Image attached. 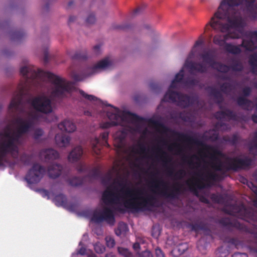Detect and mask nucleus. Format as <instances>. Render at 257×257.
<instances>
[{"mask_svg": "<svg viewBox=\"0 0 257 257\" xmlns=\"http://www.w3.org/2000/svg\"><path fill=\"white\" fill-rule=\"evenodd\" d=\"M55 140L56 145L59 147H66L69 144L70 138L62 134L56 135Z\"/></svg>", "mask_w": 257, "mask_h": 257, "instance_id": "nucleus-25", "label": "nucleus"}, {"mask_svg": "<svg viewBox=\"0 0 257 257\" xmlns=\"http://www.w3.org/2000/svg\"><path fill=\"white\" fill-rule=\"evenodd\" d=\"M247 37L251 39L252 40H254L255 42H257V31H251L248 32L247 35Z\"/></svg>", "mask_w": 257, "mask_h": 257, "instance_id": "nucleus-60", "label": "nucleus"}, {"mask_svg": "<svg viewBox=\"0 0 257 257\" xmlns=\"http://www.w3.org/2000/svg\"><path fill=\"white\" fill-rule=\"evenodd\" d=\"M92 220L97 223L105 221L110 225H113L115 222V218L112 210L107 207H104L100 212H94Z\"/></svg>", "mask_w": 257, "mask_h": 257, "instance_id": "nucleus-14", "label": "nucleus"}, {"mask_svg": "<svg viewBox=\"0 0 257 257\" xmlns=\"http://www.w3.org/2000/svg\"><path fill=\"white\" fill-rule=\"evenodd\" d=\"M231 61L232 62L231 65L228 66L229 67V70L231 69L235 72H241L243 70V64L239 60L233 58L231 59Z\"/></svg>", "mask_w": 257, "mask_h": 257, "instance_id": "nucleus-30", "label": "nucleus"}, {"mask_svg": "<svg viewBox=\"0 0 257 257\" xmlns=\"http://www.w3.org/2000/svg\"><path fill=\"white\" fill-rule=\"evenodd\" d=\"M206 90L209 92L210 95L214 98L217 104H220L222 103L224 98L220 91L212 86H208L206 88Z\"/></svg>", "mask_w": 257, "mask_h": 257, "instance_id": "nucleus-23", "label": "nucleus"}, {"mask_svg": "<svg viewBox=\"0 0 257 257\" xmlns=\"http://www.w3.org/2000/svg\"><path fill=\"white\" fill-rule=\"evenodd\" d=\"M83 155V149L80 146L74 148L69 153L68 159L71 162H75L80 159Z\"/></svg>", "mask_w": 257, "mask_h": 257, "instance_id": "nucleus-22", "label": "nucleus"}, {"mask_svg": "<svg viewBox=\"0 0 257 257\" xmlns=\"http://www.w3.org/2000/svg\"><path fill=\"white\" fill-rule=\"evenodd\" d=\"M249 151L254 155H257V131L254 134V137L249 144Z\"/></svg>", "mask_w": 257, "mask_h": 257, "instance_id": "nucleus-35", "label": "nucleus"}, {"mask_svg": "<svg viewBox=\"0 0 257 257\" xmlns=\"http://www.w3.org/2000/svg\"><path fill=\"white\" fill-rule=\"evenodd\" d=\"M46 172L45 168L33 162V184L39 182Z\"/></svg>", "mask_w": 257, "mask_h": 257, "instance_id": "nucleus-20", "label": "nucleus"}, {"mask_svg": "<svg viewBox=\"0 0 257 257\" xmlns=\"http://www.w3.org/2000/svg\"><path fill=\"white\" fill-rule=\"evenodd\" d=\"M212 201L215 203H223L224 202V198L221 194L213 193L210 195Z\"/></svg>", "mask_w": 257, "mask_h": 257, "instance_id": "nucleus-39", "label": "nucleus"}, {"mask_svg": "<svg viewBox=\"0 0 257 257\" xmlns=\"http://www.w3.org/2000/svg\"><path fill=\"white\" fill-rule=\"evenodd\" d=\"M104 105L111 107L113 108V110L107 111V116L110 121L101 123L100 127L102 128H108L113 126L122 125L124 119L128 118L135 123L147 122L155 127L159 132H161L164 134L165 130H168L167 126L160 120H156L153 118H145L130 111H124L121 113L118 108L108 103H104Z\"/></svg>", "mask_w": 257, "mask_h": 257, "instance_id": "nucleus-6", "label": "nucleus"}, {"mask_svg": "<svg viewBox=\"0 0 257 257\" xmlns=\"http://www.w3.org/2000/svg\"><path fill=\"white\" fill-rule=\"evenodd\" d=\"M40 156L45 162H49L58 159L59 154L57 151L53 149H47L41 150Z\"/></svg>", "mask_w": 257, "mask_h": 257, "instance_id": "nucleus-18", "label": "nucleus"}, {"mask_svg": "<svg viewBox=\"0 0 257 257\" xmlns=\"http://www.w3.org/2000/svg\"><path fill=\"white\" fill-rule=\"evenodd\" d=\"M152 183V186L157 190L159 189L160 186L163 187L164 189L161 191V193L167 198L177 199L182 193V185L179 183H175L169 192L166 189L167 183L163 179L153 178Z\"/></svg>", "mask_w": 257, "mask_h": 257, "instance_id": "nucleus-10", "label": "nucleus"}, {"mask_svg": "<svg viewBox=\"0 0 257 257\" xmlns=\"http://www.w3.org/2000/svg\"><path fill=\"white\" fill-rule=\"evenodd\" d=\"M106 244L108 247L112 248L115 244V241L114 238L110 236H107L105 238Z\"/></svg>", "mask_w": 257, "mask_h": 257, "instance_id": "nucleus-51", "label": "nucleus"}, {"mask_svg": "<svg viewBox=\"0 0 257 257\" xmlns=\"http://www.w3.org/2000/svg\"><path fill=\"white\" fill-rule=\"evenodd\" d=\"M206 90L209 92L210 95L214 98L217 104H220L222 103L224 98L220 91L212 86H208L206 88Z\"/></svg>", "mask_w": 257, "mask_h": 257, "instance_id": "nucleus-24", "label": "nucleus"}, {"mask_svg": "<svg viewBox=\"0 0 257 257\" xmlns=\"http://www.w3.org/2000/svg\"><path fill=\"white\" fill-rule=\"evenodd\" d=\"M119 253L124 257H133V254L127 248L118 247L117 248Z\"/></svg>", "mask_w": 257, "mask_h": 257, "instance_id": "nucleus-44", "label": "nucleus"}, {"mask_svg": "<svg viewBox=\"0 0 257 257\" xmlns=\"http://www.w3.org/2000/svg\"><path fill=\"white\" fill-rule=\"evenodd\" d=\"M44 132L41 128H34L33 127V139L38 140L43 136Z\"/></svg>", "mask_w": 257, "mask_h": 257, "instance_id": "nucleus-52", "label": "nucleus"}, {"mask_svg": "<svg viewBox=\"0 0 257 257\" xmlns=\"http://www.w3.org/2000/svg\"><path fill=\"white\" fill-rule=\"evenodd\" d=\"M35 191L39 192L43 197L49 198V192L47 190L44 189H39L35 190Z\"/></svg>", "mask_w": 257, "mask_h": 257, "instance_id": "nucleus-58", "label": "nucleus"}, {"mask_svg": "<svg viewBox=\"0 0 257 257\" xmlns=\"http://www.w3.org/2000/svg\"><path fill=\"white\" fill-rule=\"evenodd\" d=\"M251 159L247 157L244 159H240L227 157L226 158V163L227 165L225 167L226 171L227 172L230 170L237 171L238 169L249 167L251 165Z\"/></svg>", "mask_w": 257, "mask_h": 257, "instance_id": "nucleus-13", "label": "nucleus"}, {"mask_svg": "<svg viewBox=\"0 0 257 257\" xmlns=\"http://www.w3.org/2000/svg\"><path fill=\"white\" fill-rule=\"evenodd\" d=\"M53 201L57 206L65 207L67 205V199L63 194H59L55 196Z\"/></svg>", "mask_w": 257, "mask_h": 257, "instance_id": "nucleus-28", "label": "nucleus"}, {"mask_svg": "<svg viewBox=\"0 0 257 257\" xmlns=\"http://www.w3.org/2000/svg\"><path fill=\"white\" fill-rule=\"evenodd\" d=\"M256 0H223L220 4L217 11L212 17L209 25L216 31L225 32L231 27L238 26V21L236 19H230V12L234 6H238L244 2L246 7L250 13H253L255 8L254 3Z\"/></svg>", "mask_w": 257, "mask_h": 257, "instance_id": "nucleus-4", "label": "nucleus"}, {"mask_svg": "<svg viewBox=\"0 0 257 257\" xmlns=\"http://www.w3.org/2000/svg\"><path fill=\"white\" fill-rule=\"evenodd\" d=\"M167 128L168 130H165L164 134L169 133L173 137H177L179 141L202 147L204 151L210 154V158L213 161L211 163V167L217 171L226 172L225 167L227 165L226 163V158L227 157L221 151L211 145L205 144L203 141L195 137L177 132L167 126Z\"/></svg>", "mask_w": 257, "mask_h": 257, "instance_id": "nucleus-5", "label": "nucleus"}, {"mask_svg": "<svg viewBox=\"0 0 257 257\" xmlns=\"http://www.w3.org/2000/svg\"><path fill=\"white\" fill-rule=\"evenodd\" d=\"M112 177L111 173L110 172H109L104 176H101V183L103 185L106 186L110 183V182L112 180Z\"/></svg>", "mask_w": 257, "mask_h": 257, "instance_id": "nucleus-40", "label": "nucleus"}, {"mask_svg": "<svg viewBox=\"0 0 257 257\" xmlns=\"http://www.w3.org/2000/svg\"><path fill=\"white\" fill-rule=\"evenodd\" d=\"M150 87L152 90L155 91L160 90L161 88V86L158 83L154 82H152L150 83Z\"/></svg>", "mask_w": 257, "mask_h": 257, "instance_id": "nucleus-59", "label": "nucleus"}, {"mask_svg": "<svg viewBox=\"0 0 257 257\" xmlns=\"http://www.w3.org/2000/svg\"><path fill=\"white\" fill-rule=\"evenodd\" d=\"M187 184L189 186L190 190L193 192L196 196L198 195L197 188L200 189L204 187L203 183L199 180L195 182L188 181Z\"/></svg>", "mask_w": 257, "mask_h": 257, "instance_id": "nucleus-29", "label": "nucleus"}, {"mask_svg": "<svg viewBox=\"0 0 257 257\" xmlns=\"http://www.w3.org/2000/svg\"><path fill=\"white\" fill-rule=\"evenodd\" d=\"M251 93V88L248 86L245 87L242 90V93L243 96H239L236 99L237 104L244 110H250L253 108L252 101L245 97L249 96Z\"/></svg>", "mask_w": 257, "mask_h": 257, "instance_id": "nucleus-16", "label": "nucleus"}, {"mask_svg": "<svg viewBox=\"0 0 257 257\" xmlns=\"http://www.w3.org/2000/svg\"><path fill=\"white\" fill-rule=\"evenodd\" d=\"M161 153L162 155L161 157L162 161L164 163V166L167 167V164L169 163H170L172 161L170 157L168 156L167 153L164 151H161L160 149L159 150Z\"/></svg>", "mask_w": 257, "mask_h": 257, "instance_id": "nucleus-48", "label": "nucleus"}, {"mask_svg": "<svg viewBox=\"0 0 257 257\" xmlns=\"http://www.w3.org/2000/svg\"><path fill=\"white\" fill-rule=\"evenodd\" d=\"M248 63L253 74H257V53L251 54L248 59Z\"/></svg>", "mask_w": 257, "mask_h": 257, "instance_id": "nucleus-31", "label": "nucleus"}, {"mask_svg": "<svg viewBox=\"0 0 257 257\" xmlns=\"http://www.w3.org/2000/svg\"><path fill=\"white\" fill-rule=\"evenodd\" d=\"M192 229L196 232L200 230H204L206 231L207 234H210V231L206 229V226L205 225L202 223L193 224L192 225Z\"/></svg>", "mask_w": 257, "mask_h": 257, "instance_id": "nucleus-37", "label": "nucleus"}, {"mask_svg": "<svg viewBox=\"0 0 257 257\" xmlns=\"http://www.w3.org/2000/svg\"><path fill=\"white\" fill-rule=\"evenodd\" d=\"M215 253L216 257H226L229 254V251L223 246H220L216 250Z\"/></svg>", "mask_w": 257, "mask_h": 257, "instance_id": "nucleus-38", "label": "nucleus"}, {"mask_svg": "<svg viewBox=\"0 0 257 257\" xmlns=\"http://www.w3.org/2000/svg\"><path fill=\"white\" fill-rule=\"evenodd\" d=\"M220 89L222 92L227 93L232 90V85L230 83L225 82L221 85Z\"/></svg>", "mask_w": 257, "mask_h": 257, "instance_id": "nucleus-45", "label": "nucleus"}, {"mask_svg": "<svg viewBox=\"0 0 257 257\" xmlns=\"http://www.w3.org/2000/svg\"><path fill=\"white\" fill-rule=\"evenodd\" d=\"M169 150L172 151L175 149L178 151V152H180L182 151V147L176 143L170 145L169 148Z\"/></svg>", "mask_w": 257, "mask_h": 257, "instance_id": "nucleus-56", "label": "nucleus"}, {"mask_svg": "<svg viewBox=\"0 0 257 257\" xmlns=\"http://www.w3.org/2000/svg\"><path fill=\"white\" fill-rule=\"evenodd\" d=\"M229 38H238V34L228 33L226 35H216L214 36L213 40V43L219 46H223L227 52L232 54H239L241 53V49L238 46H234L229 43H225Z\"/></svg>", "mask_w": 257, "mask_h": 257, "instance_id": "nucleus-12", "label": "nucleus"}, {"mask_svg": "<svg viewBox=\"0 0 257 257\" xmlns=\"http://www.w3.org/2000/svg\"><path fill=\"white\" fill-rule=\"evenodd\" d=\"M58 127L62 131L67 133L73 132L76 129L75 124L72 121L68 119H65L59 123Z\"/></svg>", "mask_w": 257, "mask_h": 257, "instance_id": "nucleus-21", "label": "nucleus"}, {"mask_svg": "<svg viewBox=\"0 0 257 257\" xmlns=\"http://www.w3.org/2000/svg\"><path fill=\"white\" fill-rule=\"evenodd\" d=\"M77 170L79 172H84L88 170V167L85 163H80L77 166Z\"/></svg>", "mask_w": 257, "mask_h": 257, "instance_id": "nucleus-57", "label": "nucleus"}, {"mask_svg": "<svg viewBox=\"0 0 257 257\" xmlns=\"http://www.w3.org/2000/svg\"><path fill=\"white\" fill-rule=\"evenodd\" d=\"M177 83L174 80L172 81L168 91L162 99L161 101L175 103L177 106L182 108L192 105L195 101L194 97L171 90V89L177 88Z\"/></svg>", "mask_w": 257, "mask_h": 257, "instance_id": "nucleus-9", "label": "nucleus"}, {"mask_svg": "<svg viewBox=\"0 0 257 257\" xmlns=\"http://www.w3.org/2000/svg\"><path fill=\"white\" fill-rule=\"evenodd\" d=\"M255 101H256V104H255L256 108H255V113L252 115L251 120H252V121L253 122L257 123V97L255 99Z\"/></svg>", "mask_w": 257, "mask_h": 257, "instance_id": "nucleus-64", "label": "nucleus"}, {"mask_svg": "<svg viewBox=\"0 0 257 257\" xmlns=\"http://www.w3.org/2000/svg\"><path fill=\"white\" fill-rule=\"evenodd\" d=\"M140 256L141 257H153V255L152 252L148 250L142 252Z\"/></svg>", "mask_w": 257, "mask_h": 257, "instance_id": "nucleus-63", "label": "nucleus"}, {"mask_svg": "<svg viewBox=\"0 0 257 257\" xmlns=\"http://www.w3.org/2000/svg\"><path fill=\"white\" fill-rule=\"evenodd\" d=\"M79 93L82 96H83L84 98L89 101H95L98 100V98L95 96L90 94H88L82 90H80Z\"/></svg>", "mask_w": 257, "mask_h": 257, "instance_id": "nucleus-46", "label": "nucleus"}, {"mask_svg": "<svg viewBox=\"0 0 257 257\" xmlns=\"http://www.w3.org/2000/svg\"><path fill=\"white\" fill-rule=\"evenodd\" d=\"M126 180L121 178L115 180L113 183H116L121 187L119 193L113 192L107 188L102 193V199L106 205L115 204L118 203L119 199L123 200V205L127 209L133 212L143 211H150L154 207L156 201V197L153 195H147L145 197L140 196L144 194L143 189H124L125 185L123 182Z\"/></svg>", "mask_w": 257, "mask_h": 257, "instance_id": "nucleus-1", "label": "nucleus"}, {"mask_svg": "<svg viewBox=\"0 0 257 257\" xmlns=\"http://www.w3.org/2000/svg\"><path fill=\"white\" fill-rule=\"evenodd\" d=\"M96 17L94 14L93 13H89L85 20V23L87 25L94 24L96 22Z\"/></svg>", "mask_w": 257, "mask_h": 257, "instance_id": "nucleus-47", "label": "nucleus"}, {"mask_svg": "<svg viewBox=\"0 0 257 257\" xmlns=\"http://www.w3.org/2000/svg\"><path fill=\"white\" fill-rule=\"evenodd\" d=\"M25 35L24 32L18 31L13 33L12 39L13 40H20Z\"/></svg>", "mask_w": 257, "mask_h": 257, "instance_id": "nucleus-54", "label": "nucleus"}, {"mask_svg": "<svg viewBox=\"0 0 257 257\" xmlns=\"http://www.w3.org/2000/svg\"><path fill=\"white\" fill-rule=\"evenodd\" d=\"M199 81L195 78H188L185 79L183 83L188 86H195L199 84Z\"/></svg>", "mask_w": 257, "mask_h": 257, "instance_id": "nucleus-49", "label": "nucleus"}, {"mask_svg": "<svg viewBox=\"0 0 257 257\" xmlns=\"http://www.w3.org/2000/svg\"><path fill=\"white\" fill-rule=\"evenodd\" d=\"M166 170L168 176L173 177L175 180H181L186 175V171L183 169L174 173V169L172 166L167 167Z\"/></svg>", "mask_w": 257, "mask_h": 257, "instance_id": "nucleus-26", "label": "nucleus"}, {"mask_svg": "<svg viewBox=\"0 0 257 257\" xmlns=\"http://www.w3.org/2000/svg\"><path fill=\"white\" fill-rule=\"evenodd\" d=\"M110 65V62L108 59H104L97 64L92 67H87L80 73H78L74 71H71L70 73L71 77L76 82L81 81L86 77L90 76L96 72L98 69H105Z\"/></svg>", "mask_w": 257, "mask_h": 257, "instance_id": "nucleus-11", "label": "nucleus"}, {"mask_svg": "<svg viewBox=\"0 0 257 257\" xmlns=\"http://www.w3.org/2000/svg\"><path fill=\"white\" fill-rule=\"evenodd\" d=\"M88 176L93 179H97L101 177V173L99 168H94Z\"/></svg>", "mask_w": 257, "mask_h": 257, "instance_id": "nucleus-43", "label": "nucleus"}, {"mask_svg": "<svg viewBox=\"0 0 257 257\" xmlns=\"http://www.w3.org/2000/svg\"><path fill=\"white\" fill-rule=\"evenodd\" d=\"M20 74L23 76V82L19 86V92L13 96L9 106V111L12 112L23 113L25 111L26 105H29L30 107L32 106V98H29L26 103L24 102L26 90L32 82V73L29 71L28 67L24 66L20 69Z\"/></svg>", "mask_w": 257, "mask_h": 257, "instance_id": "nucleus-7", "label": "nucleus"}, {"mask_svg": "<svg viewBox=\"0 0 257 257\" xmlns=\"http://www.w3.org/2000/svg\"><path fill=\"white\" fill-rule=\"evenodd\" d=\"M128 230V227L126 223L120 222L118 223L116 229L115 230V234L117 236H120L122 234L125 233Z\"/></svg>", "mask_w": 257, "mask_h": 257, "instance_id": "nucleus-33", "label": "nucleus"}, {"mask_svg": "<svg viewBox=\"0 0 257 257\" xmlns=\"http://www.w3.org/2000/svg\"><path fill=\"white\" fill-rule=\"evenodd\" d=\"M188 248V245L186 242L179 243L174 249L173 252H177L180 255L183 254Z\"/></svg>", "mask_w": 257, "mask_h": 257, "instance_id": "nucleus-34", "label": "nucleus"}, {"mask_svg": "<svg viewBox=\"0 0 257 257\" xmlns=\"http://www.w3.org/2000/svg\"><path fill=\"white\" fill-rule=\"evenodd\" d=\"M155 254L156 257H165V254L160 247L155 249Z\"/></svg>", "mask_w": 257, "mask_h": 257, "instance_id": "nucleus-62", "label": "nucleus"}, {"mask_svg": "<svg viewBox=\"0 0 257 257\" xmlns=\"http://www.w3.org/2000/svg\"><path fill=\"white\" fill-rule=\"evenodd\" d=\"M87 58L86 54H81V53H76L72 57L74 60H85Z\"/></svg>", "mask_w": 257, "mask_h": 257, "instance_id": "nucleus-55", "label": "nucleus"}, {"mask_svg": "<svg viewBox=\"0 0 257 257\" xmlns=\"http://www.w3.org/2000/svg\"><path fill=\"white\" fill-rule=\"evenodd\" d=\"M62 169L63 167L60 164H52L48 166L47 173L50 178L56 179L60 176Z\"/></svg>", "mask_w": 257, "mask_h": 257, "instance_id": "nucleus-19", "label": "nucleus"}, {"mask_svg": "<svg viewBox=\"0 0 257 257\" xmlns=\"http://www.w3.org/2000/svg\"><path fill=\"white\" fill-rule=\"evenodd\" d=\"M184 75V70L182 69L178 73L176 74L175 78L173 80L176 81V82H181L183 79Z\"/></svg>", "mask_w": 257, "mask_h": 257, "instance_id": "nucleus-53", "label": "nucleus"}, {"mask_svg": "<svg viewBox=\"0 0 257 257\" xmlns=\"http://www.w3.org/2000/svg\"><path fill=\"white\" fill-rule=\"evenodd\" d=\"M219 223L224 226L227 227H234L242 231H246L247 228L246 226L240 222L235 221L232 222L227 218H223L219 220Z\"/></svg>", "mask_w": 257, "mask_h": 257, "instance_id": "nucleus-17", "label": "nucleus"}, {"mask_svg": "<svg viewBox=\"0 0 257 257\" xmlns=\"http://www.w3.org/2000/svg\"><path fill=\"white\" fill-rule=\"evenodd\" d=\"M25 180L27 182L29 187L32 189V167L29 169Z\"/></svg>", "mask_w": 257, "mask_h": 257, "instance_id": "nucleus-42", "label": "nucleus"}, {"mask_svg": "<svg viewBox=\"0 0 257 257\" xmlns=\"http://www.w3.org/2000/svg\"><path fill=\"white\" fill-rule=\"evenodd\" d=\"M47 80L51 82L48 90L50 98L45 95L33 97V109L46 114L52 112L51 99L64 97L71 91L72 88L71 83L65 79L40 69H38L37 71L33 69V87L36 85V81L39 82L40 86H42Z\"/></svg>", "mask_w": 257, "mask_h": 257, "instance_id": "nucleus-2", "label": "nucleus"}, {"mask_svg": "<svg viewBox=\"0 0 257 257\" xmlns=\"http://www.w3.org/2000/svg\"><path fill=\"white\" fill-rule=\"evenodd\" d=\"M222 140L225 142L228 143L231 145L235 146L238 143L240 137L237 134H233L231 137L228 136L223 137Z\"/></svg>", "mask_w": 257, "mask_h": 257, "instance_id": "nucleus-32", "label": "nucleus"}, {"mask_svg": "<svg viewBox=\"0 0 257 257\" xmlns=\"http://www.w3.org/2000/svg\"><path fill=\"white\" fill-rule=\"evenodd\" d=\"M108 135V132H104L100 134L99 138H95L91 141L92 150L96 155H100L102 146L109 147L107 142Z\"/></svg>", "mask_w": 257, "mask_h": 257, "instance_id": "nucleus-15", "label": "nucleus"}, {"mask_svg": "<svg viewBox=\"0 0 257 257\" xmlns=\"http://www.w3.org/2000/svg\"><path fill=\"white\" fill-rule=\"evenodd\" d=\"M204 63H197L192 61H186L185 65L189 69L190 73L193 74L194 72L204 73L207 71L205 64H208L211 68L217 71L226 73L229 71L228 65L216 60V55L212 50L204 52L200 55Z\"/></svg>", "mask_w": 257, "mask_h": 257, "instance_id": "nucleus-8", "label": "nucleus"}, {"mask_svg": "<svg viewBox=\"0 0 257 257\" xmlns=\"http://www.w3.org/2000/svg\"><path fill=\"white\" fill-rule=\"evenodd\" d=\"M94 249L97 253H102L105 251V247L100 242H97L94 245Z\"/></svg>", "mask_w": 257, "mask_h": 257, "instance_id": "nucleus-50", "label": "nucleus"}, {"mask_svg": "<svg viewBox=\"0 0 257 257\" xmlns=\"http://www.w3.org/2000/svg\"><path fill=\"white\" fill-rule=\"evenodd\" d=\"M223 111L224 118L227 117L229 119L233 120H237L238 119V117L236 113L232 110L228 108H226L223 110Z\"/></svg>", "mask_w": 257, "mask_h": 257, "instance_id": "nucleus-36", "label": "nucleus"}, {"mask_svg": "<svg viewBox=\"0 0 257 257\" xmlns=\"http://www.w3.org/2000/svg\"><path fill=\"white\" fill-rule=\"evenodd\" d=\"M69 184L72 186H79L83 184V180L79 177H73L69 180Z\"/></svg>", "mask_w": 257, "mask_h": 257, "instance_id": "nucleus-41", "label": "nucleus"}, {"mask_svg": "<svg viewBox=\"0 0 257 257\" xmlns=\"http://www.w3.org/2000/svg\"><path fill=\"white\" fill-rule=\"evenodd\" d=\"M14 129L10 131L7 127L3 133L0 132V166L3 165V161L7 154L16 151L18 145L21 144L22 137L32 127V112H29L28 118L18 117L14 119Z\"/></svg>", "mask_w": 257, "mask_h": 257, "instance_id": "nucleus-3", "label": "nucleus"}, {"mask_svg": "<svg viewBox=\"0 0 257 257\" xmlns=\"http://www.w3.org/2000/svg\"><path fill=\"white\" fill-rule=\"evenodd\" d=\"M240 46L248 51H253L257 48L256 43L250 38L248 40L243 39L241 45L238 47L240 48Z\"/></svg>", "mask_w": 257, "mask_h": 257, "instance_id": "nucleus-27", "label": "nucleus"}, {"mask_svg": "<svg viewBox=\"0 0 257 257\" xmlns=\"http://www.w3.org/2000/svg\"><path fill=\"white\" fill-rule=\"evenodd\" d=\"M248 216L250 220L257 222V213L256 212L253 211H249L248 212Z\"/></svg>", "mask_w": 257, "mask_h": 257, "instance_id": "nucleus-61", "label": "nucleus"}]
</instances>
